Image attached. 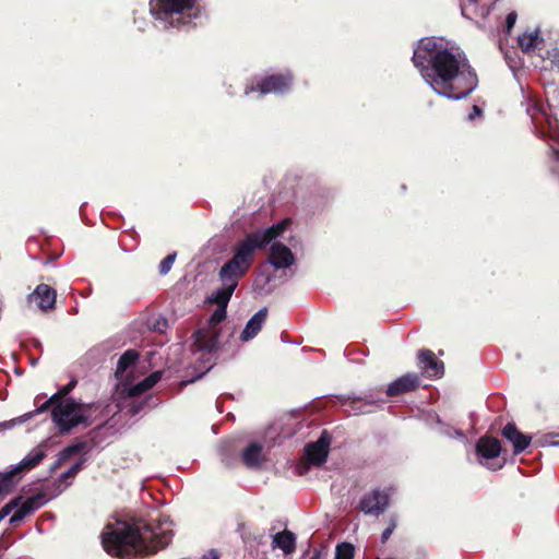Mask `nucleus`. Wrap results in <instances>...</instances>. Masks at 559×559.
I'll return each instance as SVG.
<instances>
[{
	"label": "nucleus",
	"mask_w": 559,
	"mask_h": 559,
	"mask_svg": "<svg viewBox=\"0 0 559 559\" xmlns=\"http://www.w3.org/2000/svg\"><path fill=\"white\" fill-rule=\"evenodd\" d=\"M413 62L440 96L461 99L477 87V75L464 52L442 37L421 38L414 49Z\"/></svg>",
	"instance_id": "1"
},
{
	"label": "nucleus",
	"mask_w": 559,
	"mask_h": 559,
	"mask_svg": "<svg viewBox=\"0 0 559 559\" xmlns=\"http://www.w3.org/2000/svg\"><path fill=\"white\" fill-rule=\"evenodd\" d=\"M173 537L169 527H153L143 522H115L106 525L102 544L106 552L123 559L156 552Z\"/></svg>",
	"instance_id": "2"
},
{
	"label": "nucleus",
	"mask_w": 559,
	"mask_h": 559,
	"mask_svg": "<svg viewBox=\"0 0 559 559\" xmlns=\"http://www.w3.org/2000/svg\"><path fill=\"white\" fill-rule=\"evenodd\" d=\"M287 225L288 222L283 221L267 229L248 235L236 246L234 257L222 266L218 274L221 282H227L237 286L239 278L249 270L254 251L281 236Z\"/></svg>",
	"instance_id": "3"
},
{
	"label": "nucleus",
	"mask_w": 559,
	"mask_h": 559,
	"mask_svg": "<svg viewBox=\"0 0 559 559\" xmlns=\"http://www.w3.org/2000/svg\"><path fill=\"white\" fill-rule=\"evenodd\" d=\"M150 5L152 15L165 29L195 24L202 16L195 0H152Z\"/></svg>",
	"instance_id": "4"
},
{
	"label": "nucleus",
	"mask_w": 559,
	"mask_h": 559,
	"mask_svg": "<svg viewBox=\"0 0 559 559\" xmlns=\"http://www.w3.org/2000/svg\"><path fill=\"white\" fill-rule=\"evenodd\" d=\"M226 318V308L217 307L206 324L193 333V355L195 359L212 367V354L217 348L219 337V323Z\"/></svg>",
	"instance_id": "5"
},
{
	"label": "nucleus",
	"mask_w": 559,
	"mask_h": 559,
	"mask_svg": "<svg viewBox=\"0 0 559 559\" xmlns=\"http://www.w3.org/2000/svg\"><path fill=\"white\" fill-rule=\"evenodd\" d=\"M49 407H51L52 420L61 433H68L81 424H90L91 405L75 402L72 399H63Z\"/></svg>",
	"instance_id": "6"
},
{
	"label": "nucleus",
	"mask_w": 559,
	"mask_h": 559,
	"mask_svg": "<svg viewBox=\"0 0 559 559\" xmlns=\"http://www.w3.org/2000/svg\"><path fill=\"white\" fill-rule=\"evenodd\" d=\"M329 447L330 438L326 436L325 432H323L322 436L316 442L309 443L305 448L304 459L297 465L298 473L302 475L308 471L309 466H320L321 464H323L328 459Z\"/></svg>",
	"instance_id": "7"
},
{
	"label": "nucleus",
	"mask_w": 559,
	"mask_h": 559,
	"mask_svg": "<svg viewBox=\"0 0 559 559\" xmlns=\"http://www.w3.org/2000/svg\"><path fill=\"white\" fill-rule=\"evenodd\" d=\"M292 85L290 75H270L262 79L257 86H248L245 91L246 95H251L252 93L259 92L260 95H265L270 93L274 94H283L287 90H289Z\"/></svg>",
	"instance_id": "8"
},
{
	"label": "nucleus",
	"mask_w": 559,
	"mask_h": 559,
	"mask_svg": "<svg viewBox=\"0 0 559 559\" xmlns=\"http://www.w3.org/2000/svg\"><path fill=\"white\" fill-rule=\"evenodd\" d=\"M389 504V493L385 491L373 490L367 493L360 500V509L366 514L379 515Z\"/></svg>",
	"instance_id": "9"
},
{
	"label": "nucleus",
	"mask_w": 559,
	"mask_h": 559,
	"mask_svg": "<svg viewBox=\"0 0 559 559\" xmlns=\"http://www.w3.org/2000/svg\"><path fill=\"white\" fill-rule=\"evenodd\" d=\"M9 503H14L13 514L10 518L11 524L21 522L27 514L34 512L41 506V498L39 496L29 498H16L11 500Z\"/></svg>",
	"instance_id": "10"
},
{
	"label": "nucleus",
	"mask_w": 559,
	"mask_h": 559,
	"mask_svg": "<svg viewBox=\"0 0 559 559\" xmlns=\"http://www.w3.org/2000/svg\"><path fill=\"white\" fill-rule=\"evenodd\" d=\"M269 263L275 269H287L295 263V257L287 246L275 241L270 247Z\"/></svg>",
	"instance_id": "11"
},
{
	"label": "nucleus",
	"mask_w": 559,
	"mask_h": 559,
	"mask_svg": "<svg viewBox=\"0 0 559 559\" xmlns=\"http://www.w3.org/2000/svg\"><path fill=\"white\" fill-rule=\"evenodd\" d=\"M56 290L46 284H40L36 289L28 296V302L34 304L38 309L43 311L50 310L56 304Z\"/></svg>",
	"instance_id": "12"
},
{
	"label": "nucleus",
	"mask_w": 559,
	"mask_h": 559,
	"mask_svg": "<svg viewBox=\"0 0 559 559\" xmlns=\"http://www.w3.org/2000/svg\"><path fill=\"white\" fill-rule=\"evenodd\" d=\"M418 365L423 373L429 378H440L444 372L443 362L438 360L429 349H423L418 353Z\"/></svg>",
	"instance_id": "13"
},
{
	"label": "nucleus",
	"mask_w": 559,
	"mask_h": 559,
	"mask_svg": "<svg viewBox=\"0 0 559 559\" xmlns=\"http://www.w3.org/2000/svg\"><path fill=\"white\" fill-rule=\"evenodd\" d=\"M267 316V309L262 308L258 312H255L250 320L247 322L245 329L240 334V340L242 342H248L254 338L258 333L261 331Z\"/></svg>",
	"instance_id": "14"
},
{
	"label": "nucleus",
	"mask_w": 559,
	"mask_h": 559,
	"mask_svg": "<svg viewBox=\"0 0 559 559\" xmlns=\"http://www.w3.org/2000/svg\"><path fill=\"white\" fill-rule=\"evenodd\" d=\"M160 379L162 372L155 371L136 384H124L122 392L126 393L129 397L141 395L147 390L152 389Z\"/></svg>",
	"instance_id": "15"
},
{
	"label": "nucleus",
	"mask_w": 559,
	"mask_h": 559,
	"mask_svg": "<svg viewBox=\"0 0 559 559\" xmlns=\"http://www.w3.org/2000/svg\"><path fill=\"white\" fill-rule=\"evenodd\" d=\"M46 456V451L43 445L34 448L27 453L20 463L12 467L13 472L17 475L19 473L27 472L37 466L41 460Z\"/></svg>",
	"instance_id": "16"
},
{
	"label": "nucleus",
	"mask_w": 559,
	"mask_h": 559,
	"mask_svg": "<svg viewBox=\"0 0 559 559\" xmlns=\"http://www.w3.org/2000/svg\"><path fill=\"white\" fill-rule=\"evenodd\" d=\"M419 379L416 374H405L392 383L389 384L386 389V394L390 396H395L404 392H408L418 386Z\"/></svg>",
	"instance_id": "17"
},
{
	"label": "nucleus",
	"mask_w": 559,
	"mask_h": 559,
	"mask_svg": "<svg viewBox=\"0 0 559 559\" xmlns=\"http://www.w3.org/2000/svg\"><path fill=\"white\" fill-rule=\"evenodd\" d=\"M502 433L513 444L515 453L524 451L530 445L531 438L521 433L514 424L506 425Z\"/></svg>",
	"instance_id": "18"
},
{
	"label": "nucleus",
	"mask_w": 559,
	"mask_h": 559,
	"mask_svg": "<svg viewBox=\"0 0 559 559\" xmlns=\"http://www.w3.org/2000/svg\"><path fill=\"white\" fill-rule=\"evenodd\" d=\"M518 43L524 53H533L540 49L543 38L540 37L539 29L535 28L519 36Z\"/></svg>",
	"instance_id": "19"
},
{
	"label": "nucleus",
	"mask_w": 559,
	"mask_h": 559,
	"mask_svg": "<svg viewBox=\"0 0 559 559\" xmlns=\"http://www.w3.org/2000/svg\"><path fill=\"white\" fill-rule=\"evenodd\" d=\"M478 454L487 460L497 457L501 452L499 440L495 438L483 437L476 445Z\"/></svg>",
	"instance_id": "20"
},
{
	"label": "nucleus",
	"mask_w": 559,
	"mask_h": 559,
	"mask_svg": "<svg viewBox=\"0 0 559 559\" xmlns=\"http://www.w3.org/2000/svg\"><path fill=\"white\" fill-rule=\"evenodd\" d=\"M242 461L245 465L249 468H257L261 465L264 460L262 453V445L258 442H251L243 451H242Z\"/></svg>",
	"instance_id": "21"
},
{
	"label": "nucleus",
	"mask_w": 559,
	"mask_h": 559,
	"mask_svg": "<svg viewBox=\"0 0 559 559\" xmlns=\"http://www.w3.org/2000/svg\"><path fill=\"white\" fill-rule=\"evenodd\" d=\"M272 544L284 551L290 554L296 547V537L289 531H283L274 535Z\"/></svg>",
	"instance_id": "22"
},
{
	"label": "nucleus",
	"mask_w": 559,
	"mask_h": 559,
	"mask_svg": "<svg viewBox=\"0 0 559 559\" xmlns=\"http://www.w3.org/2000/svg\"><path fill=\"white\" fill-rule=\"evenodd\" d=\"M236 287L237 286L230 283L222 282V287L213 293L209 300L211 302L217 304L218 307L227 308V305Z\"/></svg>",
	"instance_id": "23"
},
{
	"label": "nucleus",
	"mask_w": 559,
	"mask_h": 559,
	"mask_svg": "<svg viewBox=\"0 0 559 559\" xmlns=\"http://www.w3.org/2000/svg\"><path fill=\"white\" fill-rule=\"evenodd\" d=\"M76 385V381H71L66 386L60 389L57 393L51 395L41 406H39L36 411V413H43L49 408V406L56 402H59L63 399H68L67 395L70 393L71 390Z\"/></svg>",
	"instance_id": "24"
},
{
	"label": "nucleus",
	"mask_w": 559,
	"mask_h": 559,
	"mask_svg": "<svg viewBox=\"0 0 559 559\" xmlns=\"http://www.w3.org/2000/svg\"><path fill=\"white\" fill-rule=\"evenodd\" d=\"M138 353L134 350H127L118 360L116 377H121L124 371L138 360Z\"/></svg>",
	"instance_id": "25"
},
{
	"label": "nucleus",
	"mask_w": 559,
	"mask_h": 559,
	"mask_svg": "<svg viewBox=\"0 0 559 559\" xmlns=\"http://www.w3.org/2000/svg\"><path fill=\"white\" fill-rule=\"evenodd\" d=\"M20 477L11 468L8 472H0V495L8 493L12 490Z\"/></svg>",
	"instance_id": "26"
},
{
	"label": "nucleus",
	"mask_w": 559,
	"mask_h": 559,
	"mask_svg": "<svg viewBox=\"0 0 559 559\" xmlns=\"http://www.w3.org/2000/svg\"><path fill=\"white\" fill-rule=\"evenodd\" d=\"M81 450V445H78V444H74V445H69L67 447L66 449H63L59 455H58V459L53 465V469L58 468L59 466H61V464L63 462H66L69 457H71L72 455L76 454L78 452H80Z\"/></svg>",
	"instance_id": "27"
},
{
	"label": "nucleus",
	"mask_w": 559,
	"mask_h": 559,
	"mask_svg": "<svg viewBox=\"0 0 559 559\" xmlns=\"http://www.w3.org/2000/svg\"><path fill=\"white\" fill-rule=\"evenodd\" d=\"M354 547L350 544L343 543L336 547L335 559H353Z\"/></svg>",
	"instance_id": "28"
},
{
	"label": "nucleus",
	"mask_w": 559,
	"mask_h": 559,
	"mask_svg": "<svg viewBox=\"0 0 559 559\" xmlns=\"http://www.w3.org/2000/svg\"><path fill=\"white\" fill-rule=\"evenodd\" d=\"M175 259H176V253L169 254L166 258H164L159 263V273L163 275L167 274L170 271V269L175 262Z\"/></svg>",
	"instance_id": "29"
},
{
	"label": "nucleus",
	"mask_w": 559,
	"mask_h": 559,
	"mask_svg": "<svg viewBox=\"0 0 559 559\" xmlns=\"http://www.w3.org/2000/svg\"><path fill=\"white\" fill-rule=\"evenodd\" d=\"M82 468V462H76L67 472L61 475L62 479L74 477Z\"/></svg>",
	"instance_id": "30"
},
{
	"label": "nucleus",
	"mask_w": 559,
	"mask_h": 559,
	"mask_svg": "<svg viewBox=\"0 0 559 559\" xmlns=\"http://www.w3.org/2000/svg\"><path fill=\"white\" fill-rule=\"evenodd\" d=\"M25 420H26L25 416L17 417V418H14V419H11L8 421L0 423V428H1V430L12 429L16 425H20V424L24 423Z\"/></svg>",
	"instance_id": "31"
},
{
	"label": "nucleus",
	"mask_w": 559,
	"mask_h": 559,
	"mask_svg": "<svg viewBox=\"0 0 559 559\" xmlns=\"http://www.w3.org/2000/svg\"><path fill=\"white\" fill-rule=\"evenodd\" d=\"M547 59H549L551 64L556 67L559 71V50L552 49L550 51H547Z\"/></svg>",
	"instance_id": "32"
},
{
	"label": "nucleus",
	"mask_w": 559,
	"mask_h": 559,
	"mask_svg": "<svg viewBox=\"0 0 559 559\" xmlns=\"http://www.w3.org/2000/svg\"><path fill=\"white\" fill-rule=\"evenodd\" d=\"M395 527H396V521L394 519H391L389 527H386L383 531L382 536H381V539L383 543L389 539V537L391 536V534L393 533Z\"/></svg>",
	"instance_id": "33"
},
{
	"label": "nucleus",
	"mask_w": 559,
	"mask_h": 559,
	"mask_svg": "<svg viewBox=\"0 0 559 559\" xmlns=\"http://www.w3.org/2000/svg\"><path fill=\"white\" fill-rule=\"evenodd\" d=\"M516 19H518V15L515 12H510L508 15H507V19H506V24H507V31L510 32L515 22H516Z\"/></svg>",
	"instance_id": "34"
},
{
	"label": "nucleus",
	"mask_w": 559,
	"mask_h": 559,
	"mask_svg": "<svg viewBox=\"0 0 559 559\" xmlns=\"http://www.w3.org/2000/svg\"><path fill=\"white\" fill-rule=\"evenodd\" d=\"M14 503H7L1 510H0V522L8 516L11 512H13Z\"/></svg>",
	"instance_id": "35"
},
{
	"label": "nucleus",
	"mask_w": 559,
	"mask_h": 559,
	"mask_svg": "<svg viewBox=\"0 0 559 559\" xmlns=\"http://www.w3.org/2000/svg\"><path fill=\"white\" fill-rule=\"evenodd\" d=\"M219 555L218 551L215 549H211L207 552H205L201 559H218Z\"/></svg>",
	"instance_id": "36"
},
{
	"label": "nucleus",
	"mask_w": 559,
	"mask_h": 559,
	"mask_svg": "<svg viewBox=\"0 0 559 559\" xmlns=\"http://www.w3.org/2000/svg\"><path fill=\"white\" fill-rule=\"evenodd\" d=\"M480 108L478 106H473V112L468 115V119L473 120L476 116L480 115Z\"/></svg>",
	"instance_id": "37"
},
{
	"label": "nucleus",
	"mask_w": 559,
	"mask_h": 559,
	"mask_svg": "<svg viewBox=\"0 0 559 559\" xmlns=\"http://www.w3.org/2000/svg\"><path fill=\"white\" fill-rule=\"evenodd\" d=\"M449 436H450V437H454V436H455V437H460V438H462V437H463L462 432H461V431H459V430H454V433H453V435H452V433H449Z\"/></svg>",
	"instance_id": "38"
},
{
	"label": "nucleus",
	"mask_w": 559,
	"mask_h": 559,
	"mask_svg": "<svg viewBox=\"0 0 559 559\" xmlns=\"http://www.w3.org/2000/svg\"><path fill=\"white\" fill-rule=\"evenodd\" d=\"M140 408H141V406L134 407V408L132 409V413H133V414H136V413L140 411Z\"/></svg>",
	"instance_id": "39"
},
{
	"label": "nucleus",
	"mask_w": 559,
	"mask_h": 559,
	"mask_svg": "<svg viewBox=\"0 0 559 559\" xmlns=\"http://www.w3.org/2000/svg\"><path fill=\"white\" fill-rule=\"evenodd\" d=\"M471 2H476L477 0H469Z\"/></svg>",
	"instance_id": "40"
}]
</instances>
